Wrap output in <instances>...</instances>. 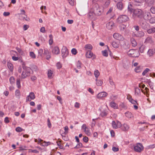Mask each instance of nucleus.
Here are the masks:
<instances>
[{
    "label": "nucleus",
    "mask_w": 155,
    "mask_h": 155,
    "mask_svg": "<svg viewBox=\"0 0 155 155\" xmlns=\"http://www.w3.org/2000/svg\"><path fill=\"white\" fill-rule=\"evenodd\" d=\"M93 9L94 14L98 16L101 15L103 12V8L102 6L97 4H95L94 5Z\"/></svg>",
    "instance_id": "obj_1"
},
{
    "label": "nucleus",
    "mask_w": 155,
    "mask_h": 155,
    "mask_svg": "<svg viewBox=\"0 0 155 155\" xmlns=\"http://www.w3.org/2000/svg\"><path fill=\"white\" fill-rule=\"evenodd\" d=\"M127 54L130 57H137L139 56L140 54L137 50L130 49L127 52Z\"/></svg>",
    "instance_id": "obj_2"
},
{
    "label": "nucleus",
    "mask_w": 155,
    "mask_h": 155,
    "mask_svg": "<svg viewBox=\"0 0 155 155\" xmlns=\"http://www.w3.org/2000/svg\"><path fill=\"white\" fill-rule=\"evenodd\" d=\"M139 24L142 28L144 30H147L150 28L149 24L145 21L140 20L139 22Z\"/></svg>",
    "instance_id": "obj_3"
},
{
    "label": "nucleus",
    "mask_w": 155,
    "mask_h": 155,
    "mask_svg": "<svg viewBox=\"0 0 155 155\" xmlns=\"http://www.w3.org/2000/svg\"><path fill=\"white\" fill-rule=\"evenodd\" d=\"M143 12L141 9H136L133 12V16H137L138 18H141L142 17Z\"/></svg>",
    "instance_id": "obj_4"
},
{
    "label": "nucleus",
    "mask_w": 155,
    "mask_h": 155,
    "mask_svg": "<svg viewBox=\"0 0 155 155\" xmlns=\"http://www.w3.org/2000/svg\"><path fill=\"white\" fill-rule=\"evenodd\" d=\"M129 20V18L125 15L120 16L117 19V22L120 23L123 22H125Z\"/></svg>",
    "instance_id": "obj_5"
},
{
    "label": "nucleus",
    "mask_w": 155,
    "mask_h": 155,
    "mask_svg": "<svg viewBox=\"0 0 155 155\" xmlns=\"http://www.w3.org/2000/svg\"><path fill=\"white\" fill-rule=\"evenodd\" d=\"M143 147L140 143H137L134 145V150L137 152H140L143 150Z\"/></svg>",
    "instance_id": "obj_6"
},
{
    "label": "nucleus",
    "mask_w": 155,
    "mask_h": 155,
    "mask_svg": "<svg viewBox=\"0 0 155 155\" xmlns=\"http://www.w3.org/2000/svg\"><path fill=\"white\" fill-rule=\"evenodd\" d=\"M68 51L66 47H63L61 49L62 56L63 58H65L68 55Z\"/></svg>",
    "instance_id": "obj_7"
},
{
    "label": "nucleus",
    "mask_w": 155,
    "mask_h": 155,
    "mask_svg": "<svg viewBox=\"0 0 155 155\" xmlns=\"http://www.w3.org/2000/svg\"><path fill=\"white\" fill-rule=\"evenodd\" d=\"M112 125L113 128L116 129L121 127V124L118 121H117L116 122L113 121L112 123Z\"/></svg>",
    "instance_id": "obj_8"
},
{
    "label": "nucleus",
    "mask_w": 155,
    "mask_h": 155,
    "mask_svg": "<svg viewBox=\"0 0 155 155\" xmlns=\"http://www.w3.org/2000/svg\"><path fill=\"white\" fill-rule=\"evenodd\" d=\"M114 38L119 41H123L124 39L123 36L118 33H115L113 35Z\"/></svg>",
    "instance_id": "obj_9"
},
{
    "label": "nucleus",
    "mask_w": 155,
    "mask_h": 155,
    "mask_svg": "<svg viewBox=\"0 0 155 155\" xmlns=\"http://www.w3.org/2000/svg\"><path fill=\"white\" fill-rule=\"evenodd\" d=\"M151 17V14L149 12L147 11H145L143 12L142 17L144 19L146 20H149Z\"/></svg>",
    "instance_id": "obj_10"
},
{
    "label": "nucleus",
    "mask_w": 155,
    "mask_h": 155,
    "mask_svg": "<svg viewBox=\"0 0 155 155\" xmlns=\"http://www.w3.org/2000/svg\"><path fill=\"white\" fill-rule=\"evenodd\" d=\"M51 52L54 55H58L59 54L60 51L59 48L57 46L53 47L52 49Z\"/></svg>",
    "instance_id": "obj_11"
},
{
    "label": "nucleus",
    "mask_w": 155,
    "mask_h": 155,
    "mask_svg": "<svg viewBox=\"0 0 155 155\" xmlns=\"http://www.w3.org/2000/svg\"><path fill=\"white\" fill-rule=\"evenodd\" d=\"M107 95V94L104 91L99 93L97 95V97L98 98L103 99L106 97Z\"/></svg>",
    "instance_id": "obj_12"
},
{
    "label": "nucleus",
    "mask_w": 155,
    "mask_h": 155,
    "mask_svg": "<svg viewBox=\"0 0 155 155\" xmlns=\"http://www.w3.org/2000/svg\"><path fill=\"white\" fill-rule=\"evenodd\" d=\"M35 98V95L34 93L33 92H30L29 95H28L26 98V101H30L31 100H33Z\"/></svg>",
    "instance_id": "obj_13"
},
{
    "label": "nucleus",
    "mask_w": 155,
    "mask_h": 155,
    "mask_svg": "<svg viewBox=\"0 0 155 155\" xmlns=\"http://www.w3.org/2000/svg\"><path fill=\"white\" fill-rule=\"evenodd\" d=\"M82 129L84 130L85 133L87 135H90L91 134L89 128L86 127L85 124H83L81 127Z\"/></svg>",
    "instance_id": "obj_14"
},
{
    "label": "nucleus",
    "mask_w": 155,
    "mask_h": 155,
    "mask_svg": "<svg viewBox=\"0 0 155 155\" xmlns=\"http://www.w3.org/2000/svg\"><path fill=\"white\" fill-rule=\"evenodd\" d=\"M106 27L108 29H112L114 26V23L112 21H110L106 24Z\"/></svg>",
    "instance_id": "obj_15"
},
{
    "label": "nucleus",
    "mask_w": 155,
    "mask_h": 155,
    "mask_svg": "<svg viewBox=\"0 0 155 155\" xmlns=\"http://www.w3.org/2000/svg\"><path fill=\"white\" fill-rule=\"evenodd\" d=\"M121 129L124 131H127L129 129V125L126 124H124L121 125Z\"/></svg>",
    "instance_id": "obj_16"
},
{
    "label": "nucleus",
    "mask_w": 155,
    "mask_h": 155,
    "mask_svg": "<svg viewBox=\"0 0 155 155\" xmlns=\"http://www.w3.org/2000/svg\"><path fill=\"white\" fill-rule=\"evenodd\" d=\"M154 43L153 40L152 38L151 37H147L145 39L144 43H149L150 44H153Z\"/></svg>",
    "instance_id": "obj_17"
},
{
    "label": "nucleus",
    "mask_w": 155,
    "mask_h": 155,
    "mask_svg": "<svg viewBox=\"0 0 155 155\" xmlns=\"http://www.w3.org/2000/svg\"><path fill=\"white\" fill-rule=\"evenodd\" d=\"M120 44V42L113 41L111 43V45L114 48H118Z\"/></svg>",
    "instance_id": "obj_18"
},
{
    "label": "nucleus",
    "mask_w": 155,
    "mask_h": 155,
    "mask_svg": "<svg viewBox=\"0 0 155 155\" xmlns=\"http://www.w3.org/2000/svg\"><path fill=\"white\" fill-rule=\"evenodd\" d=\"M23 68L24 70H25V71L26 72V74H27V76H29L31 71V68L29 67H27L25 66L23 67Z\"/></svg>",
    "instance_id": "obj_19"
},
{
    "label": "nucleus",
    "mask_w": 155,
    "mask_h": 155,
    "mask_svg": "<svg viewBox=\"0 0 155 155\" xmlns=\"http://www.w3.org/2000/svg\"><path fill=\"white\" fill-rule=\"evenodd\" d=\"M155 53V50L154 49H149L147 52V54L149 56L151 57L153 56Z\"/></svg>",
    "instance_id": "obj_20"
},
{
    "label": "nucleus",
    "mask_w": 155,
    "mask_h": 155,
    "mask_svg": "<svg viewBox=\"0 0 155 155\" xmlns=\"http://www.w3.org/2000/svg\"><path fill=\"white\" fill-rule=\"evenodd\" d=\"M84 48L86 51H91L93 48V46L91 44H87L85 45Z\"/></svg>",
    "instance_id": "obj_21"
},
{
    "label": "nucleus",
    "mask_w": 155,
    "mask_h": 155,
    "mask_svg": "<svg viewBox=\"0 0 155 155\" xmlns=\"http://www.w3.org/2000/svg\"><path fill=\"white\" fill-rule=\"evenodd\" d=\"M93 55V53L91 51L88 50L87 51L86 54V58H91Z\"/></svg>",
    "instance_id": "obj_22"
},
{
    "label": "nucleus",
    "mask_w": 155,
    "mask_h": 155,
    "mask_svg": "<svg viewBox=\"0 0 155 155\" xmlns=\"http://www.w3.org/2000/svg\"><path fill=\"white\" fill-rule=\"evenodd\" d=\"M135 35L137 37H142L144 36V33L142 31H138L136 34Z\"/></svg>",
    "instance_id": "obj_23"
},
{
    "label": "nucleus",
    "mask_w": 155,
    "mask_h": 155,
    "mask_svg": "<svg viewBox=\"0 0 155 155\" xmlns=\"http://www.w3.org/2000/svg\"><path fill=\"white\" fill-rule=\"evenodd\" d=\"M110 106L114 109H117L118 108V106L117 104L113 102H111L110 104Z\"/></svg>",
    "instance_id": "obj_24"
},
{
    "label": "nucleus",
    "mask_w": 155,
    "mask_h": 155,
    "mask_svg": "<svg viewBox=\"0 0 155 155\" xmlns=\"http://www.w3.org/2000/svg\"><path fill=\"white\" fill-rule=\"evenodd\" d=\"M142 70V67L140 66H138L134 69V71L136 73L140 72Z\"/></svg>",
    "instance_id": "obj_25"
},
{
    "label": "nucleus",
    "mask_w": 155,
    "mask_h": 155,
    "mask_svg": "<svg viewBox=\"0 0 155 155\" xmlns=\"http://www.w3.org/2000/svg\"><path fill=\"white\" fill-rule=\"evenodd\" d=\"M117 7L120 10H122L124 7V6L122 2H118L117 4Z\"/></svg>",
    "instance_id": "obj_26"
},
{
    "label": "nucleus",
    "mask_w": 155,
    "mask_h": 155,
    "mask_svg": "<svg viewBox=\"0 0 155 155\" xmlns=\"http://www.w3.org/2000/svg\"><path fill=\"white\" fill-rule=\"evenodd\" d=\"M141 91L140 89L138 87H136L135 89V94L137 96L140 95Z\"/></svg>",
    "instance_id": "obj_27"
},
{
    "label": "nucleus",
    "mask_w": 155,
    "mask_h": 155,
    "mask_svg": "<svg viewBox=\"0 0 155 155\" xmlns=\"http://www.w3.org/2000/svg\"><path fill=\"white\" fill-rule=\"evenodd\" d=\"M96 84L98 86H101L103 84V81L101 80H98L97 78H96Z\"/></svg>",
    "instance_id": "obj_28"
},
{
    "label": "nucleus",
    "mask_w": 155,
    "mask_h": 155,
    "mask_svg": "<svg viewBox=\"0 0 155 155\" xmlns=\"http://www.w3.org/2000/svg\"><path fill=\"white\" fill-rule=\"evenodd\" d=\"M147 30V32L149 34L153 33L155 32V28H152Z\"/></svg>",
    "instance_id": "obj_29"
},
{
    "label": "nucleus",
    "mask_w": 155,
    "mask_h": 155,
    "mask_svg": "<svg viewBox=\"0 0 155 155\" xmlns=\"http://www.w3.org/2000/svg\"><path fill=\"white\" fill-rule=\"evenodd\" d=\"M7 66L8 68L11 71H12L13 69V64L10 62L8 63Z\"/></svg>",
    "instance_id": "obj_30"
},
{
    "label": "nucleus",
    "mask_w": 155,
    "mask_h": 155,
    "mask_svg": "<svg viewBox=\"0 0 155 155\" xmlns=\"http://www.w3.org/2000/svg\"><path fill=\"white\" fill-rule=\"evenodd\" d=\"M136 5H140L144 2V0H134Z\"/></svg>",
    "instance_id": "obj_31"
},
{
    "label": "nucleus",
    "mask_w": 155,
    "mask_h": 155,
    "mask_svg": "<svg viewBox=\"0 0 155 155\" xmlns=\"http://www.w3.org/2000/svg\"><path fill=\"white\" fill-rule=\"evenodd\" d=\"M146 3L149 5H151L154 2L155 0H145Z\"/></svg>",
    "instance_id": "obj_32"
},
{
    "label": "nucleus",
    "mask_w": 155,
    "mask_h": 155,
    "mask_svg": "<svg viewBox=\"0 0 155 155\" xmlns=\"http://www.w3.org/2000/svg\"><path fill=\"white\" fill-rule=\"evenodd\" d=\"M125 114V116L128 118H130L133 117L131 113L129 111L126 112Z\"/></svg>",
    "instance_id": "obj_33"
},
{
    "label": "nucleus",
    "mask_w": 155,
    "mask_h": 155,
    "mask_svg": "<svg viewBox=\"0 0 155 155\" xmlns=\"http://www.w3.org/2000/svg\"><path fill=\"white\" fill-rule=\"evenodd\" d=\"M49 37L50 38L48 41L49 44L50 45H51L53 44V42L52 35L51 34L50 35H49Z\"/></svg>",
    "instance_id": "obj_34"
},
{
    "label": "nucleus",
    "mask_w": 155,
    "mask_h": 155,
    "mask_svg": "<svg viewBox=\"0 0 155 155\" xmlns=\"http://www.w3.org/2000/svg\"><path fill=\"white\" fill-rule=\"evenodd\" d=\"M107 111L106 110L104 109L101 111V112L100 114L101 116L104 117L106 116L107 114Z\"/></svg>",
    "instance_id": "obj_35"
},
{
    "label": "nucleus",
    "mask_w": 155,
    "mask_h": 155,
    "mask_svg": "<svg viewBox=\"0 0 155 155\" xmlns=\"http://www.w3.org/2000/svg\"><path fill=\"white\" fill-rule=\"evenodd\" d=\"M131 43L132 46L135 47L137 45V43L136 40L133 38H132L130 39Z\"/></svg>",
    "instance_id": "obj_36"
},
{
    "label": "nucleus",
    "mask_w": 155,
    "mask_h": 155,
    "mask_svg": "<svg viewBox=\"0 0 155 155\" xmlns=\"http://www.w3.org/2000/svg\"><path fill=\"white\" fill-rule=\"evenodd\" d=\"M53 74V71L51 70H49L48 71V77L49 78H52V75Z\"/></svg>",
    "instance_id": "obj_37"
},
{
    "label": "nucleus",
    "mask_w": 155,
    "mask_h": 155,
    "mask_svg": "<svg viewBox=\"0 0 155 155\" xmlns=\"http://www.w3.org/2000/svg\"><path fill=\"white\" fill-rule=\"evenodd\" d=\"M128 99L129 101L132 103L134 104H137V102L135 100H133L132 97H128Z\"/></svg>",
    "instance_id": "obj_38"
},
{
    "label": "nucleus",
    "mask_w": 155,
    "mask_h": 155,
    "mask_svg": "<svg viewBox=\"0 0 155 155\" xmlns=\"http://www.w3.org/2000/svg\"><path fill=\"white\" fill-rule=\"evenodd\" d=\"M16 50L21 55H24L25 54L24 53L23 51L20 48H16Z\"/></svg>",
    "instance_id": "obj_39"
},
{
    "label": "nucleus",
    "mask_w": 155,
    "mask_h": 155,
    "mask_svg": "<svg viewBox=\"0 0 155 155\" xmlns=\"http://www.w3.org/2000/svg\"><path fill=\"white\" fill-rule=\"evenodd\" d=\"M94 74L96 78H97L100 75V73L98 70H95L94 71Z\"/></svg>",
    "instance_id": "obj_40"
},
{
    "label": "nucleus",
    "mask_w": 155,
    "mask_h": 155,
    "mask_svg": "<svg viewBox=\"0 0 155 155\" xmlns=\"http://www.w3.org/2000/svg\"><path fill=\"white\" fill-rule=\"evenodd\" d=\"M148 91H149V89L147 87H146L145 88V89L144 90L141 89L142 92L144 94H145L147 95L148 94ZM147 96H148L147 95Z\"/></svg>",
    "instance_id": "obj_41"
},
{
    "label": "nucleus",
    "mask_w": 155,
    "mask_h": 155,
    "mask_svg": "<svg viewBox=\"0 0 155 155\" xmlns=\"http://www.w3.org/2000/svg\"><path fill=\"white\" fill-rule=\"evenodd\" d=\"M51 143L50 142H45L44 141L43 143L41 144L43 146H47L48 145H51Z\"/></svg>",
    "instance_id": "obj_42"
},
{
    "label": "nucleus",
    "mask_w": 155,
    "mask_h": 155,
    "mask_svg": "<svg viewBox=\"0 0 155 155\" xmlns=\"http://www.w3.org/2000/svg\"><path fill=\"white\" fill-rule=\"evenodd\" d=\"M132 5L130 3H129L128 5L127 10L130 13H131L133 11V9L132 8Z\"/></svg>",
    "instance_id": "obj_43"
},
{
    "label": "nucleus",
    "mask_w": 155,
    "mask_h": 155,
    "mask_svg": "<svg viewBox=\"0 0 155 155\" xmlns=\"http://www.w3.org/2000/svg\"><path fill=\"white\" fill-rule=\"evenodd\" d=\"M29 56L32 58L35 59L36 58V55L33 52L30 51L29 52Z\"/></svg>",
    "instance_id": "obj_44"
},
{
    "label": "nucleus",
    "mask_w": 155,
    "mask_h": 155,
    "mask_svg": "<svg viewBox=\"0 0 155 155\" xmlns=\"http://www.w3.org/2000/svg\"><path fill=\"white\" fill-rule=\"evenodd\" d=\"M9 81L11 84H13L15 83V79L13 77H11L9 79Z\"/></svg>",
    "instance_id": "obj_45"
},
{
    "label": "nucleus",
    "mask_w": 155,
    "mask_h": 155,
    "mask_svg": "<svg viewBox=\"0 0 155 155\" xmlns=\"http://www.w3.org/2000/svg\"><path fill=\"white\" fill-rule=\"evenodd\" d=\"M15 95L18 97H19L20 96V92L19 90H17L15 91Z\"/></svg>",
    "instance_id": "obj_46"
},
{
    "label": "nucleus",
    "mask_w": 155,
    "mask_h": 155,
    "mask_svg": "<svg viewBox=\"0 0 155 155\" xmlns=\"http://www.w3.org/2000/svg\"><path fill=\"white\" fill-rule=\"evenodd\" d=\"M15 130L18 132H20L23 130H23L20 127H18L16 128Z\"/></svg>",
    "instance_id": "obj_47"
},
{
    "label": "nucleus",
    "mask_w": 155,
    "mask_h": 155,
    "mask_svg": "<svg viewBox=\"0 0 155 155\" xmlns=\"http://www.w3.org/2000/svg\"><path fill=\"white\" fill-rule=\"evenodd\" d=\"M145 48V46L143 45H141L139 48V50L141 53H142L143 52Z\"/></svg>",
    "instance_id": "obj_48"
},
{
    "label": "nucleus",
    "mask_w": 155,
    "mask_h": 155,
    "mask_svg": "<svg viewBox=\"0 0 155 155\" xmlns=\"http://www.w3.org/2000/svg\"><path fill=\"white\" fill-rule=\"evenodd\" d=\"M149 20L150 23L153 24L155 23V17H151Z\"/></svg>",
    "instance_id": "obj_49"
},
{
    "label": "nucleus",
    "mask_w": 155,
    "mask_h": 155,
    "mask_svg": "<svg viewBox=\"0 0 155 155\" xmlns=\"http://www.w3.org/2000/svg\"><path fill=\"white\" fill-rule=\"evenodd\" d=\"M16 85L18 88H20L21 87L20 82L19 79H18L16 81Z\"/></svg>",
    "instance_id": "obj_50"
},
{
    "label": "nucleus",
    "mask_w": 155,
    "mask_h": 155,
    "mask_svg": "<svg viewBox=\"0 0 155 155\" xmlns=\"http://www.w3.org/2000/svg\"><path fill=\"white\" fill-rule=\"evenodd\" d=\"M27 148V147L25 146H21L19 147L20 150H26Z\"/></svg>",
    "instance_id": "obj_51"
},
{
    "label": "nucleus",
    "mask_w": 155,
    "mask_h": 155,
    "mask_svg": "<svg viewBox=\"0 0 155 155\" xmlns=\"http://www.w3.org/2000/svg\"><path fill=\"white\" fill-rule=\"evenodd\" d=\"M27 76H27V74H26V72L25 71H22L21 74V78H25Z\"/></svg>",
    "instance_id": "obj_52"
},
{
    "label": "nucleus",
    "mask_w": 155,
    "mask_h": 155,
    "mask_svg": "<svg viewBox=\"0 0 155 155\" xmlns=\"http://www.w3.org/2000/svg\"><path fill=\"white\" fill-rule=\"evenodd\" d=\"M81 62L79 61H78L76 64L77 68L79 69L81 68Z\"/></svg>",
    "instance_id": "obj_53"
},
{
    "label": "nucleus",
    "mask_w": 155,
    "mask_h": 155,
    "mask_svg": "<svg viewBox=\"0 0 155 155\" xmlns=\"http://www.w3.org/2000/svg\"><path fill=\"white\" fill-rule=\"evenodd\" d=\"M102 52L103 56L105 57H107L108 56V54L106 50L102 51Z\"/></svg>",
    "instance_id": "obj_54"
},
{
    "label": "nucleus",
    "mask_w": 155,
    "mask_h": 155,
    "mask_svg": "<svg viewBox=\"0 0 155 155\" xmlns=\"http://www.w3.org/2000/svg\"><path fill=\"white\" fill-rule=\"evenodd\" d=\"M150 71V69L148 68H146L142 73L143 75H145L148 72Z\"/></svg>",
    "instance_id": "obj_55"
},
{
    "label": "nucleus",
    "mask_w": 155,
    "mask_h": 155,
    "mask_svg": "<svg viewBox=\"0 0 155 155\" xmlns=\"http://www.w3.org/2000/svg\"><path fill=\"white\" fill-rule=\"evenodd\" d=\"M155 147V144L149 145L147 147V149H152Z\"/></svg>",
    "instance_id": "obj_56"
},
{
    "label": "nucleus",
    "mask_w": 155,
    "mask_h": 155,
    "mask_svg": "<svg viewBox=\"0 0 155 155\" xmlns=\"http://www.w3.org/2000/svg\"><path fill=\"white\" fill-rule=\"evenodd\" d=\"M71 52L72 54L74 55H75L77 53V51L75 48H73L71 50Z\"/></svg>",
    "instance_id": "obj_57"
},
{
    "label": "nucleus",
    "mask_w": 155,
    "mask_h": 155,
    "mask_svg": "<svg viewBox=\"0 0 155 155\" xmlns=\"http://www.w3.org/2000/svg\"><path fill=\"white\" fill-rule=\"evenodd\" d=\"M82 144L81 143H79L76 146H75L74 148H79L82 147Z\"/></svg>",
    "instance_id": "obj_58"
},
{
    "label": "nucleus",
    "mask_w": 155,
    "mask_h": 155,
    "mask_svg": "<svg viewBox=\"0 0 155 155\" xmlns=\"http://www.w3.org/2000/svg\"><path fill=\"white\" fill-rule=\"evenodd\" d=\"M126 26L124 25H121L120 26V29L121 30H124L126 28Z\"/></svg>",
    "instance_id": "obj_59"
},
{
    "label": "nucleus",
    "mask_w": 155,
    "mask_h": 155,
    "mask_svg": "<svg viewBox=\"0 0 155 155\" xmlns=\"http://www.w3.org/2000/svg\"><path fill=\"white\" fill-rule=\"evenodd\" d=\"M151 12L153 14H155V6L152 7L150 9Z\"/></svg>",
    "instance_id": "obj_60"
},
{
    "label": "nucleus",
    "mask_w": 155,
    "mask_h": 155,
    "mask_svg": "<svg viewBox=\"0 0 155 155\" xmlns=\"http://www.w3.org/2000/svg\"><path fill=\"white\" fill-rule=\"evenodd\" d=\"M56 66L58 68L60 69L62 67V64L59 62H58L57 63Z\"/></svg>",
    "instance_id": "obj_61"
},
{
    "label": "nucleus",
    "mask_w": 155,
    "mask_h": 155,
    "mask_svg": "<svg viewBox=\"0 0 155 155\" xmlns=\"http://www.w3.org/2000/svg\"><path fill=\"white\" fill-rule=\"evenodd\" d=\"M94 14L92 12H90L89 13L88 15L89 18L91 19H92L93 18Z\"/></svg>",
    "instance_id": "obj_62"
},
{
    "label": "nucleus",
    "mask_w": 155,
    "mask_h": 155,
    "mask_svg": "<svg viewBox=\"0 0 155 155\" xmlns=\"http://www.w3.org/2000/svg\"><path fill=\"white\" fill-rule=\"evenodd\" d=\"M48 125L49 128H51V124L50 122V120L49 118L48 119Z\"/></svg>",
    "instance_id": "obj_63"
},
{
    "label": "nucleus",
    "mask_w": 155,
    "mask_h": 155,
    "mask_svg": "<svg viewBox=\"0 0 155 155\" xmlns=\"http://www.w3.org/2000/svg\"><path fill=\"white\" fill-rule=\"evenodd\" d=\"M29 27V25H25L23 26V29L24 31L27 30Z\"/></svg>",
    "instance_id": "obj_64"
}]
</instances>
